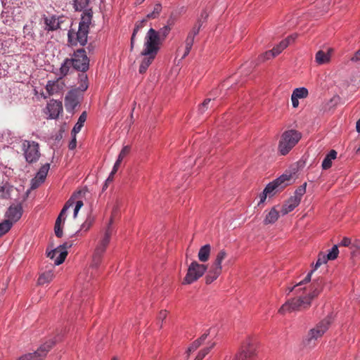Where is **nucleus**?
<instances>
[{
	"label": "nucleus",
	"instance_id": "nucleus-1",
	"mask_svg": "<svg viewBox=\"0 0 360 360\" xmlns=\"http://www.w3.org/2000/svg\"><path fill=\"white\" fill-rule=\"evenodd\" d=\"M158 53V32L150 28L145 38L144 47L141 52L143 58L139 67V72H146L149 65L152 63Z\"/></svg>",
	"mask_w": 360,
	"mask_h": 360
},
{
	"label": "nucleus",
	"instance_id": "nucleus-2",
	"mask_svg": "<svg viewBox=\"0 0 360 360\" xmlns=\"http://www.w3.org/2000/svg\"><path fill=\"white\" fill-rule=\"evenodd\" d=\"M115 212L116 208H114L107 227L105 228L104 232L101 234V238L98 239L95 245L91 262V266L94 268H98L101 264L103 255L105 253L106 248L110 241V238L113 233V229L112 226L113 222V215L115 214Z\"/></svg>",
	"mask_w": 360,
	"mask_h": 360
},
{
	"label": "nucleus",
	"instance_id": "nucleus-3",
	"mask_svg": "<svg viewBox=\"0 0 360 360\" xmlns=\"http://www.w3.org/2000/svg\"><path fill=\"white\" fill-rule=\"evenodd\" d=\"M311 300L306 294L305 295H299L291 300H288L279 309L278 312L285 314V312L300 311L309 309L311 307Z\"/></svg>",
	"mask_w": 360,
	"mask_h": 360
},
{
	"label": "nucleus",
	"instance_id": "nucleus-4",
	"mask_svg": "<svg viewBox=\"0 0 360 360\" xmlns=\"http://www.w3.org/2000/svg\"><path fill=\"white\" fill-rule=\"evenodd\" d=\"M301 139V134L295 130L285 131L281 138L278 145V151L282 155H285L298 143Z\"/></svg>",
	"mask_w": 360,
	"mask_h": 360
},
{
	"label": "nucleus",
	"instance_id": "nucleus-5",
	"mask_svg": "<svg viewBox=\"0 0 360 360\" xmlns=\"http://www.w3.org/2000/svg\"><path fill=\"white\" fill-rule=\"evenodd\" d=\"M332 322L331 316H328L320 322H319L315 327L311 328L309 332L305 339V342L309 347L315 344V341L321 338L328 329L329 326Z\"/></svg>",
	"mask_w": 360,
	"mask_h": 360
},
{
	"label": "nucleus",
	"instance_id": "nucleus-6",
	"mask_svg": "<svg viewBox=\"0 0 360 360\" xmlns=\"http://www.w3.org/2000/svg\"><path fill=\"white\" fill-rule=\"evenodd\" d=\"M226 256L227 253L225 250L222 249L219 251L206 276L207 284L212 283L221 274L222 271L221 263Z\"/></svg>",
	"mask_w": 360,
	"mask_h": 360
},
{
	"label": "nucleus",
	"instance_id": "nucleus-7",
	"mask_svg": "<svg viewBox=\"0 0 360 360\" xmlns=\"http://www.w3.org/2000/svg\"><path fill=\"white\" fill-rule=\"evenodd\" d=\"M22 149L27 163H35L39 160L41 153L38 143L33 141L24 140L22 142Z\"/></svg>",
	"mask_w": 360,
	"mask_h": 360
},
{
	"label": "nucleus",
	"instance_id": "nucleus-8",
	"mask_svg": "<svg viewBox=\"0 0 360 360\" xmlns=\"http://www.w3.org/2000/svg\"><path fill=\"white\" fill-rule=\"evenodd\" d=\"M207 270V266L199 264L196 261H193L189 265L187 273L184 277L182 283L184 285H189L199 279Z\"/></svg>",
	"mask_w": 360,
	"mask_h": 360
},
{
	"label": "nucleus",
	"instance_id": "nucleus-9",
	"mask_svg": "<svg viewBox=\"0 0 360 360\" xmlns=\"http://www.w3.org/2000/svg\"><path fill=\"white\" fill-rule=\"evenodd\" d=\"M292 176L291 174H283L280 177L269 183L264 191L269 195H274L275 193L283 190L287 186L292 182Z\"/></svg>",
	"mask_w": 360,
	"mask_h": 360
},
{
	"label": "nucleus",
	"instance_id": "nucleus-10",
	"mask_svg": "<svg viewBox=\"0 0 360 360\" xmlns=\"http://www.w3.org/2000/svg\"><path fill=\"white\" fill-rule=\"evenodd\" d=\"M73 68L81 72H86L89 69V59L84 49H77L74 52L73 57L70 59Z\"/></svg>",
	"mask_w": 360,
	"mask_h": 360
},
{
	"label": "nucleus",
	"instance_id": "nucleus-11",
	"mask_svg": "<svg viewBox=\"0 0 360 360\" xmlns=\"http://www.w3.org/2000/svg\"><path fill=\"white\" fill-rule=\"evenodd\" d=\"M89 31L84 30L81 27L75 29L71 28L68 31V43L72 46L77 45L84 46L87 42Z\"/></svg>",
	"mask_w": 360,
	"mask_h": 360
},
{
	"label": "nucleus",
	"instance_id": "nucleus-12",
	"mask_svg": "<svg viewBox=\"0 0 360 360\" xmlns=\"http://www.w3.org/2000/svg\"><path fill=\"white\" fill-rule=\"evenodd\" d=\"M72 243L70 242H65L63 245H59L54 250L47 253V257L54 260L56 265L61 264L65 259L68 255V249L71 248Z\"/></svg>",
	"mask_w": 360,
	"mask_h": 360
},
{
	"label": "nucleus",
	"instance_id": "nucleus-13",
	"mask_svg": "<svg viewBox=\"0 0 360 360\" xmlns=\"http://www.w3.org/2000/svg\"><path fill=\"white\" fill-rule=\"evenodd\" d=\"M56 341L50 340L42 345L36 352L25 354L17 360H43Z\"/></svg>",
	"mask_w": 360,
	"mask_h": 360
},
{
	"label": "nucleus",
	"instance_id": "nucleus-14",
	"mask_svg": "<svg viewBox=\"0 0 360 360\" xmlns=\"http://www.w3.org/2000/svg\"><path fill=\"white\" fill-rule=\"evenodd\" d=\"M255 352V343L248 339L243 343L240 354L233 360H254L256 355Z\"/></svg>",
	"mask_w": 360,
	"mask_h": 360
},
{
	"label": "nucleus",
	"instance_id": "nucleus-15",
	"mask_svg": "<svg viewBox=\"0 0 360 360\" xmlns=\"http://www.w3.org/2000/svg\"><path fill=\"white\" fill-rule=\"evenodd\" d=\"M79 95L77 91H70L65 98V106L67 111H73L79 104Z\"/></svg>",
	"mask_w": 360,
	"mask_h": 360
},
{
	"label": "nucleus",
	"instance_id": "nucleus-16",
	"mask_svg": "<svg viewBox=\"0 0 360 360\" xmlns=\"http://www.w3.org/2000/svg\"><path fill=\"white\" fill-rule=\"evenodd\" d=\"M50 165L46 163L41 167L39 172L37 173L36 176L32 180L31 188L35 189L43 183L46 177Z\"/></svg>",
	"mask_w": 360,
	"mask_h": 360
},
{
	"label": "nucleus",
	"instance_id": "nucleus-17",
	"mask_svg": "<svg viewBox=\"0 0 360 360\" xmlns=\"http://www.w3.org/2000/svg\"><path fill=\"white\" fill-rule=\"evenodd\" d=\"M65 88V84L62 78H59L56 81H49L46 89L49 95L60 94Z\"/></svg>",
	"mask_w": 360,
	"mask_h": 360
},
{
	"label": "nucleus",
	"instance_id": "nucleus-18",
	"mask_svg": "<svg viewBox=\"0 0 360 360\" xmlns=\"http://www.w3.org/2000/svg\"><path fill=\"white\" fill-rule=\"evenodd\" d=\"M22 214V207L20 204L16 205H11L8 209L6 216V220H9L10 222L13 223L18 221Z\"/></svg>",
	"mask_w": 360,
	"mask_h": 360
},
{
	"label": "nucleus",
	"instance_id": "nucleus-19",
	"mask_svg": "<svg viewBox=\"0 0 360 360\" xmlns=\"http://www.w3.org/2000/svg\"><path fill=\"white\" fill-rule=\"evenodd\" d=\"M47 110L51 119L57 118L63 111L62 102L56 100L51 101L47 105Z\"/></svg>",
	"mask_w": 360,
	"mask_h": 360
},
{
	"label": "nucleus",
	"instance_id": "nucleus-20",
	"mask_svg": "<svg viewBox=\"0 0 360 360\" xmlns=\"http://www.w3.org/2000/svg\"><path fill=\"white\" fill-rule=\"evenodd\" d=\"M323 285V280L322 278H319L318 279L314 280L311 285L310 292L307 295L312 300L320 294L322 290Z\"/></svg>",
	"mask_w": 360,
	"mask_h": 360
},
{
	"label": "nucleus",
	"instance_id": "nucleus-21",
	"mask_svg": "<svg viewBox=\"0 0 360 360\" xmlns=\"http://www.w3.org/2000/svg\"><path fill=\"white\" fill-rule=\"evenodd\" d=\"M300 202L298 199L291 196L282 206L281 210L282 215H285L292 211Z\"/></svg>",
	"mask_w": 360,
	"mask_h": 360
},
{
	"label": "nucleus",
	"instance_id": "nucleus-22",
	"mask_svg": "<svg viewBox=\"0 0 360 360\" xmlns=\"http://www.w3.org/2000/svg\"><path fill=\"white\" fill-rule=\"evenodd\" d=\"M92 13L93 12L91 9H87L84 11L79 23V27H81L86 31L89 30V25L91 22Z\"/></svg>",
	"mask_w": 360,
	"mask_h": 360
},
{
	"label": "nucleus",
	"instance_id": "nucleus-23",
	"mask_svg": "<svg viewBox=\"0 0 360 360\" xmlns=\"http://www.w3.org/2000/svg\"><path fill=\"white\" fill-rule=\"evenodd\" d=\"M333 52L332 49H328L327 51L319 50L315 56L316 62L319 64L328 63L330 60L331 53Z\"/></svg>",
	"mask_w": 360,
	"mask_h": 360
},
{
	"label": "nucleus",
	"instance_id": "nucleus-24",
	"mask_svg": "<svg viewBox=\"0 0 360 360\" xmlns=\"http://www.w3.org/2000/svg\"><path fill=\"white\" fill-rule=\"evenodd\" d=\"M82 193H84V192L82 190L78 191L77 192L74 193L72 196L69 198V200L65 202L64 207L61 210L59 215L61 217H64L66 214L67 210L73 206L75 204V202L77 199H79V197L82 195Z\"/></svg>",
	"mask_w": 360,
	"mask_h": 360
},
{
	"label": "nucleus",
	"instance_id": "nucleus-25",
	"mask_svg": "<svg viewBox=\"0 0 360 360\" xmlns=\"http://www.w3.org/2000/svg\"><path fill=\"white\" fill-rule=\"evenodd\" d=\"M173 25L174 20L172 19H169L168 20L167 25H164L162 28L159 30V44L167 37Z\"/></svg>",
	"mask_w": 360,
	"mask_h": 360
},
{
	"label": "nucleus",
	"instance_id": "nucleus-26",
	"mask_svg": "<svg viewBox=\"0 0 360 360\" xmlns=\"http://www.w3.org/2000/svg\"><path fill=\"white\" fill-rule=\"evenodd\" d=\"M211 251V247L209 244L205 245L200 248L198 252V259L202 262H205L209 259Z\"/></svg>",
	"mask_w": 360,
	"mask_h": 360
},
{
	"label": "nucleus",
	"instance_id": "nucleus-27",
	"mask_svg": "<svg viewBox=\"0 0 360 360\" xmlns=\"http://www.w3.org/2000/svg\"><path fill=\"white\" fill-rule=\"evenodd\" d=\"M336 157L337 152L335 150H331L322 162L321 167L323 169H329L332 165V160H335Z\"/></svg>",
	"mask_w": 360,
	"mask_h": 360
},
{
	"label": "nucleus",
	"instance_id": "nucleus-28",
	"mask_svg": "<svg viewBox=\"0 0 360 360\" xmlns=\"http://www.w3.org/2000/svg\"><path fill=\"white\" fill-rule=\"evenodd\" d=\"M86 120V112L84 111L81 114V115L79 116V117L77 120V122L75 124L73 129H72L71 134L76 135L77 133H79L81 131V129L84 125V123L85 122Z\"/></svg>",
	"mask_w": 360,
	"mask_h": 360
},
{
	"label": "nucleus",
	"instance_id": "nucleus-29",
	"mask_svg": "<svg viewBox=\"0 0 360 360\" xmlns=\"http://www.w3.org/2000/svg\"><path fill=\"white\" fill-rule=\"evenodd\" d=\"M295 38L292 36L288 37L285 39L281 41L279 44L274 47V51L278 56L290 44V41H293Z\"/></svg>",
	"mask_w": 360,
	"mask_h": 360
},
{
	"label": "nucleus",
	"instance_id": "nucleus-30",
	"mask_svg": "<svg viewBox=\"0 0 360 360\" xmlns=\"http://www.w3.org/2000/svg\"><path fill=\"white\" fill-rule=\"evenodd\" d=\"M278 217H279L278 212L274 207H273L269 211L268 214H266V216L264 220V223L265 224H274L278 220Z\"/></svg>",
	"mask_w": 360,
	"mask_h": 360
},
{
	"label": "nucleus",
	"instance_id": "nucleus-31",
	"mask_svg": "<svg viewBox=\"0 0 360 360\" xmlns=\"http://www.w3.org/2000/svg\"><path fill=\"white\" fill-rule=\"evenodd\" d=\"M53 272L52 271H47L44 272L38 278L39 285H44L50 283L53 278Z\"/></svg>",
	"mask_w": 360,
	"mask_h": 360
},
{
	"label": "nucleus",
	"instance_id": "nucleus-32",
	"mask_svg": "<svg viewBox=\"0 0 360 360\" xmlns=\"http://www.w3.org/2000/svg\"><path fill=\"white\" fill-rule=\"evenodd\" d=\"M13 191V186L8 184H4L0 186V198L8 199L11 197V193Z\"/></svg>",
	"mask_w": 360,
	"mask_h": 360
},
{
	"label": "nucleus",
	"instance_id": "nucleus-33",
	"mask_svg": "<svg viewBox=\"0 0 360 360\" xmlns=\"http://www.w3.org/2000/svg\"><path fill=\"white\" fill-rule=\"evenodd\" d=\"M64 221L65 217L58 215L56 220L54 226L55 234L58 238H61L63 236V229L61 228V223Z\"/></svg>",
	"mask_w": 360,
	"mask_h": 360
},
{
	"label": "nucleus",
	"instance_id": "nucleus-34",
	"mask_svg": "<svg viewBox=\"0 0 360 360\" xmlns=\"http://www.w3.org/2000/svg\"><path fill=\"white\" fill-rule=\"evenodd\" d=\"M193 42H194L193 35L188 34L187 38L185 41V43H186L185 52H184L182 58H185L189 53V52L193 46Z\"/></svg>",
	"mask_w": 360,
	"mask_h": 360
},
{
	"label": "nucleus",
	"instance_id": "nucleus-35",
	"mask_svg": "<svg viewBox=\"0 0 360 360\" xmlns=\"http://www.w3.org/2000/svg\"><path fill=\"white\" fill-rule=\"evenodd\" d=\"M13 224L9 220L5 219L4 221L0 223V237L9 231Z\"/></svg>",
	"mask_w": 360,
	"mask_h": 360
},
{
	"label": "nucleus",
	"instance_id": "nucleus-36",
	"mask_svg": "<svg viewBox=\"0 0 360 360\" xmlns=\"http://www.w3.org/2000/svg\"><path fill=\"white\" fill-rule=\"evenodd\" d=\"M292 94L297 98H304L308 96V90L304 87L297 88Z\"/></svg>",
	"mask_w": 360,
	"mask_h": 360
},
{
	"label": "nucleus",
	"instance_id": "nucleus-37",
	"mask_svg": "<svg viewBox=\"0 0 360 360\" xmlns=\"http://www.w3.org/2000/svg\"><path fill=\"white\" fill-rule=\"evenodd\" d=\"M306 186H307V184L306 183H304L303 185L299 186L295 190L294 195H292V197L296 198L300 202L301 199H302V197L306 193Z\"/></svg>",
	"mask_w": 360,
	"mask_h": 360
},
{
	"label": "nucleus",
	"instance_id": "nucleus-38",
	"mask_svg": "<svg viewBox=\"0 0 360 360\" xmlns=\"http://www.w3.org/2000/svg\"><path fill=\"white\" fill-rule=\"evenodd\" d=\"M71 65H72V63H71L70 60L67 58L64 61V63L62 64V65L60 68V75L62 76L67 75Z\"/></svg>",
	"mask_w": 360,
	"mask_h": 360
},
{
	"label": "nucleus",
	"instance_id": "nucleus-39",
	"mask_svg": "<svg viewBox=\"0 0 360 360\" xmlns=\"http://www.w3.org/2000/svg\"><path fill=\"white\" fill-rule=\"evenodd\" d=\"M45 23L50 30H56L59 27L58 22H56V20L54 18H51L50 19L46 18Z\"/></svg>",
	"mask_w": 360,
	"mask_h": 360
},
{
	"label": "nucleus",
	"instance_id": "nucleus-40",
	"mask_svg": "<svg viewBox=\"0 0 360 360\" xmlns=\"http://www.w3.org/2000/svg\"><path fill=\"white\" fill-rule=\"evenodd\" d=\"M275 56H276V54L274 53V49H272L271 50L266 51L265 53L262 54L259 57V60L261 62H264L265 60H270L271 58H273Z\"/></svg>",
	"mask_w": 360,
	"mask_h": 360
},
{
	"label": "nucleus",
	"instance_id": "nucleus-41",
	"mask_svg": "<svg viewBox=\"0 0 360 360\" xmlns=\"http://www.w3.org/2000/svg\"><path fill=\"white\" fill-rule=\"evenodd\" d=\"M75 8L77 11L84 9L89 4V0H74Z\"/></svg>",
	"mask_w": 360,
	"mask_h": 360
},
{
	"label": "nucleus",
	"instance_id": "nucleus-42",
	"mask_svg": "<svg viewBox=\"0 0 360 360\" xmlns=\"http://www.w3.org/2000/svg\"><path fill=\"white\" fill-rule=\"evenodd\" d=\"M215 344L214 343H212L209 347H205L202 349H201L198 355H197V358H198V360H202L203 358L210 352V350L214 347Z\"/></svg>",
	"mask_w": 360,
	"mask_h": 360
},
{
	"label": "nucleus",
	"instance_id": "nucleus-43",
	"mask_svg": "<svg viewBox=\"0 0 360 360\" xmlns=\"http://www.w3.org/2000/svg\"><path fill=\"white\" fill-rule=\"evenodd\" d=\"M328 260L330 259L327 258V255L320 253L314 269H317L321 265L326 264Z\"/></svg>",
	"mask_w": 360,
	"mask_h": 360
},
{
	"label": "nucleus",
	"instance_id": "nucleus-44",
	"mask_svg": "<svg viewBox=\"0 0 360 360\" xmlns=\"http://www.w3.org/2000/svg\"><path fill=\"white\" fill-rule=\"evenodd\" d=\"M339 250L337 245H334L329 253L327 254V258L333 260L338 257Z\"/></svg>",
	"mask_w": 360,
	"mask_h": 360
},
{
	"label": "nucleus",
	"instance_id": "nucleus-45",
	"mask_svg": "<svg viewBox=\"0 0 360 360\" xmlns=\"http://www.w3.org/2000/svg\"><path fill=\"white\" fill-rule=\"evenodd\" d=\"M130 150L131 148L129 146H124L118 155V158L123 160V159L129 154Z\"/></svg>",
	"mask_w": 360,
	"mask_h": 360
},
{
	"label": "nucleus",
	"instance_id": "nucleus-46",
	"mask_svg": "<svg viewBox=\"0 0 360 360\" xmlns=\"http://www.w3.org/2000/svg\"><path fill=\"white\" fill-rule=\"evenodd\" d=\"M201 345V344L199 342V341H198L197 340H195L188 348L187 351H186V353H187V355L189 356L191 353L193 352L194 351H195Z\"/></svg>",
	"mask_w": 360,
	"mask_h": 360
},
{
	"label": "nucleus",
	"instance_id": "nucleus-47",
	"mask_svg": "<svg viewBox=\"0 0 360 360\" xmlns=\"http://www.w3.org/2000/svg\"><path fill=\"white\" fill-rule=\"evenodd\" d=\"M75 202L76 204H75V207L74 209L73 217L76 218L79 210L84 205V203L82 200H78V199H77Z\"/></svg>",
	"mask_w": 360,
	"mask_h": 360
},
{
	"label": "nucleus",
	"instance_id": "nucleus-48",
	"mask_svg": "<svg viewBox=\"0 0 360 360\" xmlns=\"http://www.w3.org/2000/svg\"><path fill=\"white\" fill-rule=\"evenodd\" d=\"M211 101V98H207L203 101L199 108V110L201 113L205 112V110L209 108V104L210 103Z\"/></svg>",
	"mask_w": 360,
	"mask_h": 360
},
{
	"label": "nucleus",
	"instance_id": "nucleus-49",
	"mask_svg": "<svg viewBox=\"0 0 360 360\" xmlns=\"http://www.w3.org/2000/svg\"><path fill=\"white\" fill-rule=\"evenodd\" d=\"M316 269H312L309 273H308V274L306 276V277L302 280L300 282H299L297 283V285L299 286H302L306 283H308L309 282H310L311 281V274H313V272L315 271Z\"/></svg>",
	"mask_w": 360,
	"mask_h": 360
},
{
	"label": "nucleus",
	"instance_id": "nucleus-50",
	"mask_svg": "<svg viewBox=\"0 0 360 360\" xmlns=\"http://www.w3.org/2000/svg\"><path fill=\"white\" fill-rule=\"evenodd\" d=\"M201 26H202V22L200 21H198L197 22V24L195 25L193 30L189 32L188 34L193 35V37H195V36L198 34Z\"/></svg>",
	"mask_w": 360,
	"mask_h": 360
},
{
	"label": "nucleus",
	"instance_id": "nucleus-51",
	"mask_svg": "<svg viewBox=\"0 0 360 360\" xmlns=\"http://www.w3.org/2000/svg\"><path fill=\"white\" fill-rule=\"evenodd\" d=\"M93 224V221L91 219H87L82 225V230L87 231Z\"/></svg>",
	"mask_w": 360,
	"mask_h": 360
},
{
	"label": "nucleus",
	"instance_id": "nucleus-52",
	"mask_svg": "<svg viewBox=\"0 0 360 360\" xmlns=\"http://www.w3.org/2000/svg\"><path fill=\"white\" fill-rule=\"evenodd\" d=\"M146 22V20H143L141 22H139L136 24V26L134 29L133 34L134 35H136L137 32L143 27V24Z\"/></svg>",
	"mask_w": 360,
	"mask_h": 360
},
{
	"label": "nucleus",
	"instance_id": "nucleus-53",
	"mask_svg": "<svg viewBox=\"0 0 360 360\" xmlns=\"http://www.w3.org/2000/svg\"><path fill=\"white\" fill-rule=\"evenodd\" d=\"M297 287H300V286L297 285V284H296L293 287L287 288L286 291L288 292V294L292 292L293 290L295 291L296 294H298L303 288H297Z\"/></svg>",
	"mask_w": 360,
	"mask_h": 360
},
{
	"label": "nucleus",
	"instance_id": "nucleus-54",
	"mask_svg": "<svg viewBox=\"0 0 360 360\" xmlns=\"http://www.w3.org/2000/svg\"><path fill=\"white\" fill-rule=\"evenodd\" d=\"M72 139L71 141L69 143V148L70 150L75 149L76 148V146H77L76 135L72 134Z\"/></svg>",
	"mask_w": 360,
	"mask_h": 360
},
{
	"label": "nucleus",
	"instance_id": "nucleus-55",
	"mask_svg": "<svg viewBox=\"0 0 360 360\" xmlns=\"http://www.w3.org/2000/svg\"><path fill=\"white\" fill-rule=\"evenodd\" d=\"M350 245H351V239L349 238H346V237L343 238L340 243V245L345 246V247H349Z\"/></svg>",
	"mask_w": 360,
	"mask_h": 360
},
{
	"label": "nucleus",
	"instance_id": "nucleus-56",
	"mask_svg": "<svg viewBox=\"0 0 360 360\" xmlns=\"http://www.w3.org/2000/svg\"><path fill=\"white\" fill-rule=\"evenodd\" d=\"M269 194L267 193H266V191L264 190L263 192L259 195V198H260V200H259V202L258 205L264 202L265 201V200L266 199V197Z\"/></svg>",
	"mask_w": 360,
	"mask_h": 360
},
{
	"label": "nucleus",
	"instance_id": "nucleus-57",
	"mask_svg": "<svg viewBox=\"0 0 360 360\" xmlns=\"http://www.w3.org/2000/svg\"><path fill=\"white\" fill-rule=\"evenodd\" d=\"M352 61H358L360 60V49L358 50L354 55L351 58Z\"/></svg>",
	"mask_w": 360,
	"mask_h": 360
},
{
	"label": "nucleus",
	"instance_id": "nucleus-58",
	"mask_svg": "<svg viewBox=\"0 0 360 360\" xmlns=\"http://www.w3.org/2000/svg\"><path fill=\"white\" fill-rule=\"evenodd\" d=\"M298 99L297 97H295V96H293L292 94L291 96V101H292V106L294 108H297L299 105V101H298Z\"/></svg>",
	"mask_w": 360,
	"mask_h": 360
},
{
	"label": "nucleus",
	"instance_id": "nucleus-59",
	"mask_svg": "<svg viewBox=\"0 0 360 360\" xmlns=\"http://www.w3.org/2000/svg\"><path fill=\"white\" fill-rule=\"evenodd\" d=\"M208 333H205L202 334L198 339H197V340L199 341V342L202 345L205 342Z\"/></svg>",
	"mask_w": 360,
	"mask_h": 360
},
{
	"label": "nucleus",
	"instance_id": "nucleus-60",
	"mask_svg": "<svg viewBox=\"0 0 360 360\" xmlns=\"http://www.w3.org/2000/svg\"><path fill=\"white\" fill-rule=\"evenodd\" d=\"M167 316L166 310L159 311V319H165Z\"/></svg>",
	"mask_w": 360,
	"mask_h": 360
},
{
	"label": "nucleus",
	"instance_id": "nucleus-61",
	"mask_svg": "<svg viewBox=\"0 0 360 360\" xmlns=\"http://www.w3.org/2000/svg\"><path fill=\"white\" fill-rule=\"evenodd\" d=\"M135 36L136 35H134V34H132V36H131V51L133 50V49H134Z\"/></svg>",
	"mask_w": 360,
	"mask_h": 360
},
{
	"label": "nucleus",
	"instance_id": "nucleus-62",
	"mask_svg": "<svg viewBox=\"0 0 360 360\" xmlns=\"http://www.w3.org/2000/svg\"><path fill=\"white\" fill-rule=\"evenodd\" d=\"M119 167L114 165L112 170L111 171V176H114L115 174L117 172Z\"/></svg>",
	"mask_w": 360,
	"mask_h": 360
},
{
	"label": "nucleus",
	"instance_id": "nucleus-63",
	"mask_svg": "<svg viewBox=\"0 0 360 360\" xmlns=\"http://www.w3.org/2000/svg\"><path fill=\"white\" fill-rule=\"evenodd\" d=\"M119 167L114 165L112 170L111 171V176H114L115 174L117 172Z\"/></svg>",
	"mask_w": 360,
	"mask_h": 360
},
{
	"label": "nucleus",
	"instance_id": "nucleus-64",
	"mask_svg": "<svg viewBox=\"0 0 360 360\" xmlns=\"http://www.w3.org/2000/svg\"><path fill=\"white\" fill-rule=\"evenodd\" d=\"M356 131L359 133H360V117H359V120L356 122Z\"/></svg>",
	"mask_w": 360,
	"mask_h": 360
}]
</instances>
